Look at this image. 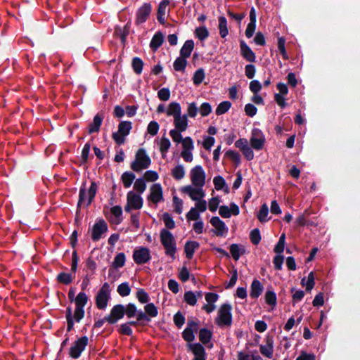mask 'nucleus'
<instances>
[{
  "instance_id": "dca6fc26",
  "label": "nucleus",
  "mask_w": 360,
  "mask_h": 360,
  "mask_svg": "<svg viewBox=\"0 0 360 360\" xmlns=\"http://www.w3.org/2000/svg\"><path fill=\"white\" fill-rule=\"evenodd\" d=\"M108 230V226L105 221L99 220L93 226L91 231V238L94 240H98L102 235Z\"/></svg>"
},
{
  "instance_id": "423d86ee",
  "label": "nucleus",
  "mask_w": 360,
  "mask_h": 360,
  "mask_svg": "<svg viewBox=\"0 0 360 360\" xmlns=\"http://www.w3.org/2000/svg\"><path fill=\"white\" fill-rule=\"evenodd\" d=\"M160 240L162 245L165 248V252L167 255L174 257L176 252L175 240L169 231L163 229L160 232Z\"/></svg>"
},
{
  "instance_id": "ea45409f",
  "label": "nucleus",
  "mask_w": 360,
  "mask_h": 360,
  "mask_svg": "<svg viewBox=\"0 0 360 360\" xmlns=\"http://www.w3.org/2000/svg\"><path fill=\"white\" fill-rule=\"evenodd\" d=\"M187 61L186 58L182 56L178 57L174 63V68L176 71L183 72L186 66Z\"/></svg>"
},
{
  "instance_id": "de8ad7c7",
  "label": "nucleus",
  "mask_w": 360,
  "mask_h": 360,
  "mask_svg": "<svg viewBox=\"0 0 360 360\" xmlns=\"http://www.w3.org/2000/svg\"><path fill=\"white\" fill-rule=\"evenodd\" d=\"M181 144L182 150H193L194 149L193 141L189 136L184 138V140L181 141Z\"/></svg>"
},
{
  "instance_id": "a19ab883",
  "label": "nucleus",
  "mask_w": 360,
  "mask_h": 360,
  "mask_svg": "<svg viewBox=\"0 0 360 360\" xmlns=\"http://www.w3.org/2000/svg\"><path fill=\"white\" fill-rule=\"evenodd\" d=\"M195 35L200 40L203 41L209 36V32L207 29L204 27H199L195 30Z\"/></svg>"
},
{
  "instance_id": "1a4fd4ad",
  "label": "nucleus",
  "mask_w": 360,
  "mask_h": 360,
  "mask_svg": "<svg viewBox=\"0 0 360 360\" xmlns=\"http://www.w3.org/2000/svg\"><path fill=\"white\" fill-rule=\"evenodd\" d=\"M150 251L146 247H137L134 249L133 259L136 264H143L150 261Z\"/></svg>"
},
{
  "instance_id": "680f3d73",
  "label": "nucleus",
  "mask_w": 360,
  "mask_h": 360,
  "mask_svg": "<svg viewBox=\"0 0 360 360\" xmlns=\"http://www.w3.org/2000/svg\"><path fill=\"white\" fill-rule=\"evenodd\" d=\"M198 108L195 103H191L187 108V117H195L198 112Z\"/></svg>"
},
{
  "instance_id": "2eb2a0df",
  "label": "nucleus",
  "mask_w": 360,
  "mask_h": 360,
  "mask_svg": "<svg viewBox=\"0 0 360 360\" xmlns=\"http://www.w3.org/2000/svg\"><path fill=\"white\" fill-rule=\"evenodd\" d=\"M148 200L155 204L163 200L162 188L160 184H154L150 186Z\"/></svg>"
},
{
  "instance_id": "a211bd4d",
  "label": "nucleus",
  "mask_w": 360,
  "mask_h": 360,
  "mask_svg": "<svg viewBox=\"0 0 360 360\" xmlns=\"http://www.w3.org/2000/svg\"><path fill=\"white\" fill-rule=\"evenodd\" d=\"M169 4V0H162L159 4L158 9V20L162 24L165 22V15L167 12H168Z\"/></svg>"
},
{
  "instance_id": "603ef678",
  "label": "nucleus",
  "mask_w": 360,
  "mask_h": 360,
  "mask_svg": "<svg viewBox=\"0 0 360 360\" xmlns=\"http://www.w3.org/2000/svg\"><path fill=\"white\" fill-rule=\"evenodd\" d=\"M144 179L147 181H155L158 179L159 175L157 172L154 170H148L144 173Z\"/></svg>"
},
{
  "instance_id": "a878e982",
  "label": "nucleus",
  "mask_w": 360,
  "mask_h": 360,
  "mask_svg": "<svg viewBox=\"0 0 360 360\" xmlns=\"http://www.w3.org/2000/svg\"><path fill=\"white\" fill-rule=\"evenodd\" d=\"M136 176L131 172H125L121 176V181L123 183L124 188H129L134 181Z\"/></svg>"
},
{
  "instance_id": "13d9d810",
  "label": "nucleus",
  "mask_w": 360,
  "mask_h": 360,
  "mask_svg": "<svg viewBox=\"0 0 360 360\" xmlns=\"http://www.w3.org/2000/svg\"><path fill=\"white\" fill-rule=\"evenodd\" d=\"M212 108L210 104L207 102L203 103L198 109L200 115L202 117L207 116L212 112Z\"/></svg>"
},
{
  "instance_id": "39448f33",
  "label": "nucleus",
  "mask_w": 360,
  "mask_h": 360,
  "mask_svg": "<svg viewBox=\"0 0 360 360\" xmlns=\"http://www.w3.org/2000/svg\"><path fill=\"white\" fill-rule=\"evenodd\" d=\"M215 321L220 327L231 326L232 323V314L230 304H224L220 307Z\"/></svg>"
},
{
  "instance_id": "49530a36",
  "label": "nucleus",
  "mask_w": 360,
  "mask_h": 360,
  "mask_svg": "<svg viewBox=\"0 0 360 360\" xmlns=\"http://www.w3.org/2000/svg\"><path fill=\"white\" fill-rule=\"evenodd\" d=\"M131 289L129 283L127 282L120 284L117 287V292L122 297L127 296L130 294Z\"/></svg>"
},
{
  "instance_id": "20e7f679",
  "label": "nucleus",
  "mask_w": 360,
  "mask_h": 360,
  "mask_svg": "<svg viewBox=\"0 0 360 360\" xmlns=\"http://www.w3.org/2000/svg\"><path fill=\"white\" fill-rule=\"evenodd\" d=\"M97 191V185L95 182H91V186L87 190L83 185L79 191V198L78 201V207H87L93 200Z\"/></svg>"
},
{
  "instance_id": "6e6d98bb",
  "label": "nucleus",
  "mask_w": 360,
  "mask_h": 360,
  "mask_svg": "<svg viewBox=\"0 0 360 360\" xmlns=\"http://www.w3.org/2000/svg\"><path fill=\"white\" fill-rule=\"evenodd\" d=\"M143 61L139 58H134L132 61V66L136 74H141L143 69Z\"/></svg>"
},
{
  "instance_id": "5fc2aeb1",
  "label": "nucleus",
  "mask_w": 360,
  "mask_h": 360,
  "mask_svg": "<svg viewBox=\"0 0 360 360\" xmlns=\"http://www.w3.org/2000/svg\"><path fill=\"white\" fill-rule=\"evenodd\" d=\"M162 219L165 223V226L167 229H174L175 226V223L173 220V219L171 217V216L168 213H164L162 214Z\"/></svg>"
},
{
  "instance_id": "b1692460",
  "label": "nucleus",
  "mask_w": 360,
  "mask_h": 360,
  "mask_svg": "<svg viewBox=\"0 0 360 360\" xmlns=\"http://www.w3.org/2000/svg\"><path fill=\"white\" fill-rule=\"evenodd\" d=\"M200 297H202L201 292H193L192 291H188L184 294L185 302L191 306H194L197 302L198 298Z\"/></svg>"
},
{
  "instance_id": "a18cd8bd",
  "label": "nucleus",
  "mask_w": 360,
  "mask_h": 360,
  "mask_svg": "<svg viewBox=\"0 0 360 360\" xmlns=\"http://www.w3.org/2000/svg\"><path fill=\"white\" fill-rule=\"evenodd\" d=\"M186 219L189 221H197L200 219V212L198 210H196L193 207H191V210L188 212L186 215Z\"/></svg>"
},
{
  "instance_id": "bb28decb",
  "label": "nucleus",
  "mask_w": 360,
  "mask_h": 360,
  "mask_svg": "<svg viewBox=\"0 0 360 360\" xmlns=\"http://www.w3.org/2000/svg\"><path fill=\"white\" fill-rule=\"evenodd\" d=\"M230 252L235 260H238L245 253V248L238 244H232L230 246Z\"/></svg>"
},
{
  "instance_id": "4468645a",
  "label": "nucleus",
  "mask_w": 360,
  "mask_h": 360,
  "mask_svg": "<svg viewBox=\"0 0 360 360\" xmlns=\"http://www.w3.org/2000/svg\"><path fill=\"white\" fill-rule=\"evenodd\" d=\"M124 314V307L122 304H117L113 307L110 314L105 317L104 320L109 323H115L121 319Z\"/></svg>"
},
{
  "instance_id": "4d7b16f0",
  "label": "nucleus",
  "mask_w": 360,
  "mask_h": 360,
  "mask_svg": "<svg viewBox=\"0 0 360 360\" xmlns=\"http://www.w3.org/2000/svg\"><path fill=\"white\" fill-rule=\"evenodd\" d=\"M219 203L220 200L219 197L212 198L207 203L209 210L212 212H215L217 210Z\"/></svg>"
},
{
  "instance_id": "052dcab7",
  "label": "nucleus",
  "mask_w": 360,
  "mask_h": 360,
  "mask_svg": "<svg viewBox=\"0 0 360 360\" xmlns=\"http://www.w3.org/2000/svg\"><path fill=\"white\" fill-rule=\"evenodd\" d=\"M145 311L146 313L151 317H155L158 315V309L152 303L148 304L145 306Z\"/></svg>"
},
{
  "instance_id": "c85d7f7f",
  "label": "nucleus",
  "mask_w": 360,
  "mask_h": 360,
  "mask_svg": "<svg viewBox=\"0 0 360 360\" xmlns=\"http://www.w3.org/2000/svg\"><path fill=\"white\" fill-rule=\"evenodd\" d=\"M185 174V168L182 165H178L172 169V175L176 180L182 179Z\"/></svg>"
},
{
  "instance_id": "c03bdc74",
  "label": "nucleus",
  "mask_w": 360,
  "mask_h": 360,
  "mask_svg": "<svg viewBox=\"0 0 360 360\" xmlns=\"http://www.w3.org/2000/svg\"><path fill=\"white\" fill-rule=\"evenodd\" d=\"M211 337L212 333L207 329L203 328L199 332V339L204 344L209 342Z\"/></svg>"
},
{
  "instance_id": "69168bd1",
  "label": "nucleus",
  "mask_w": 360,
  "mask_h": 360,
  "mask_svg": "<svg viewBox=\"0 0 360 360\" xmlns=\"http://www.w3.org/2000/svg\"><path fill=\"white\" fill-rule=\"evenodd\" d=\"M57 278H58V281L60 283H64V284H68L72 280L71 274H66V273H61V274H60L58 276Z\"/></svg>"
},
{
  "instance_id": "aec40b11",
  "label": "nucleus",
  "mask_w": 360,
  "mask_h": 360,
  "mask_svg": "<svg viewBox=\"0 0 360 360\" xmlns=\"http://www.w3.org/2000/svg\"><path fill=\"white\" fill-rule=\"evenodd\" d=\"M240 53L243 57L248 61H255V54L244 41L240 42Z\"/></svg>"
},
{
  "instance_id": "393cba45",
  "label": "nucleus",
  "mask_w": 360,
  "mask_h": 360,
  "mask_svg": "<svg viewBox=\"0 0 360 360\" xmlns=\"http://www.w3.org/2000/svg\"><path fill=\"white\" fill-rule=\"evenodd\" d=\"M199 243L196 241H188L184 246L186 257L189 259L192 258L195 250L199 248Z\"/></svg>"
},
{
  "instance_id": "e433bc0d",
  "label": "nucleus",
  "mask_w": 360,
  "mask_h": 360,
  "mask_svg": "<svg viewBox=\"0 0 360 360\" xmlns=\"http://www.w3.org/2000/svg\"><path fill=\"white\" fill-rule=\"evenodd\" d=\"M302 285L306 287V290L310 291L314 286V276L312 272L309 273L306 280L305 278L302 279Z\"/></svg>"
},
{
  "instance_id": "6e6552de",
  "label": "nucleus",
  "mask_w": 360,
  "mask_h": 360,
  "mask_svg": "<svg viewBox=\"0 0 360 360\" xmlns=\"http://www.w3.org/2000/svg\"><path fill=\"white\" fill-rule=\"evenodd\" d=\"M131 129V123L130 122L123 121L118 126V131L112 134V138L115 141L120 145L125 141V136H127Z\"/></svg>"
},
{
  "instance_id": "f704fd0d",
  "label": "nucleus",
  "mask_w": 360,
  "mask_h": 360,
  "mask_svg": "<svg viewBox=\"0 0 360 360\" xmlns=\"http://www.w3.org/2000/svg\"><path fill=\"white\" fill-rule=\"evenodd\" d=\"M269 207L266 204H263L261 207L259 212L257 214V218L261 222H266L269 220Z\"/></svg>"
},
{
  "instance_id": "e2e57ef3",
  "label": "nucleus",
  "mask_w": 360,
  "mask_h": 360,
  "mask_svg": "<svg viewBox=\"0 0 360 360\" xmlns=\"http://www.w3.org/2000/svg\"><path fill=\"white\" fill-rule=\"evenodd\" d=\"M158 98L164 101H168L170 97V91L167 88H162L158 92Z\"/></svg>"
},
{
  "instance_id": "412c9836",
  "label": "nucleus",
  "mask_w": 360,
  "mask_h": 360,
  "mask_svg": "<svg viewBox=\"0 0 360 360\" xmlns=\"http://www.w3.org/2000/svg\"><path fill=\"white\" fill-rule=\"evenodd\" d=\"M260 352L267 358H272L274 353V342L271 339H267L266 343L259 347Z\"/></svg>"
},
{
  "instance_id": "473e14b6",
  "label": "nucleus",
  "mask_w": 360,
  "mask_h": 360,
  "mask_svg": "<svg viewBox=\"0 0 360 360\" xmlns=\"http://www.w3.org/2000/svg\"><path fill=\"white\" fill-rule=\"evenodd\" d=\"M87 295L83 292H79L75 299L76 307L84 309V306L87 303Z\"/></svg>"
},
{
  "instance_id": "ddd939ff",
  "label": "nucleus",
  "mask_w": 360,
  "mask_h": 360,
  "mask_svg": "<svg viewBox=\"0 0 360 360\" xmlns=\"http://www.w3.org/2000/svg\"><path fill=\"white\" fill-rule=\"evenodd\" d=\"M210 224L214 228V233L217 236L224 237L226 236L229 228L225 223L218 217H213L210 219Z\"/></svg>"
},
{
  "instance_id": "6ab92c4d",
  "label": "nucleus",
  "mask_w": 360,
  "mask_h": 360,
  "mask_svg": "<svg viewBox=\"0 0 360 360\" xmlns=\"http://www.w3.org/2000/svg\"><path fill=\"white\" fill-rule=\"evenodd\" d=\"M174 129L185 131L188 128V118L186 115H181L174 119Z\"/></svg>"
},
{
  "instance_id": "37998d69",
  "label": "nucleus",
  "mask_w": 360,
  "mask_h": 360,
  "mask_svg": "<svg viewBox=\"0 0 360 360\" xmlns=\"http://www.w3.org/2000/svg\"><path fill=\"white\" fill-rule=\"evenodd\" d=\"M231 106V103L229 101H223L220 103L216 109V114L218 115L224 114L230 109Z\"/></svg>"
},
{
  "instance_id": "3c124183",
  "label": "nucleus",
  "mask_w": 360,
  "mask_h": 360,
  "mask_svg": "<svg viewBox=\"0 0 360 360\" xmlns=\"http://www.w3.org/2000/svg\"><path fill=\"white\" fill-rule=\"evenodd\" d=\"M285 236L284 233H283L279 238V240L277 243V245L274 248V251L277 254H281L284 250V247L285 244Z\"/></svg>"
},
{
  "instance_id": "09e8293b",
  "label": "nucleus",
  "mask_w": 360,
  "mask_h": 360,
  "mask_svg": "<svg viewBox=\"0 0 360 360\" xmlns=\"http://www.w3.org/2000/svg\"><path fill=\"white\" fill-rule=\"evenodd\" d=\"M125 263V255L121 252L117 254L113 261V266L115 268H120L124 266Z\"/></svg>"
},
{
  "instance_id": "9b49d317",
  "label": "nucleus",
  "mask_w": 360,
  "mask_h": 360,
  "mask_svg": "<svg viewBox=\"0 0 360 360\" xmlns=\"http://www.w3.org/2000/svg\"><path fill=\"white\" fill-rule=\"evenodd\" d=\"M88 344V338L86 336L79 338L74 342L70 349V355L74 359H77L84 350Z\"/></svg>"
},
{
  "instance_id": "bf43d9fd",
  "label": "nucleus",
  "mask_w": 360,
  "mask_h": 360,
  "mask_svg": "<svg viewBox=\"0 0 360 360\" xmlns=\"http://www.w3.org/2000/svg\"><path fill=\"white\" fill-rule=\"evenodd\" d=\"M159 128L160 127L157 122L151 121L148 125L147 131L150 135L155 136L158 134Z\"/></svg>"
},
{
  "instance_id": "2f4dec72",
  "label": "nucleus",
  "mask_w": 360,
  "mask_h": 360,
  "mask_svg": "<svg viewBox=\"0 0 360 360\" xmlns=\"http://www.w3.org/2000/svg\"><path fill=\"white\" fill-rule=\"evenodd\" d=\"M102 120L103 118L100 115H96L94 118L93 122L89 125V132L91 134L98 131Z\"/></svg>"
},
{
  "instance_id": "7ed1b4c3",
  "label": "nucleus",
  "mask_w": 360,
  "mask_h": 360,
  "mask_svg": "<svg viewBox=\"0 0 360 360\" xmlns=\"http://www.w3.org/2000/svg\"><path fill=\"white\" fill-rule=\"evenodd\" d=\"M189 178L191 182L188 185L194 190L203 189L205 184L206 174L204 169L200 165H196L191 169L189 172Z\"/></svg>"
},
{
  "instance_id": "0eeeda50",
  "label": "nucleus",
  "mask_w": 360,
  "mask_h": 360,
  "mask_svg": "<svg viewBox=\"0 0 360 360\" xmlns=\"http://www.w3.org/2000/svg\"><path fill=\"white\" fill-rule=\"evenodd\" d=\"M143 201L141 194L130 191L127 195V205L124 210L129 212L131 210H139L143 207Z\"/></svg>"
},
{
  "instance_id": "f8f14e48",
  "label": "nucleus",
  "mask_w": 360,
  "mask_h": 360,
  "mask_svg": "<svg viewBox=\"0 0 360 360\" xmlns=\"http://www.w3.org/2000/svg\"><path fill=\"white\" fill-rule=\"evenodd\" d=\"M265 138L262 131L258 129H254L252 131L250 144L255 150H261L264 144Z\"/></svg>"
},
{
  "instance_id": "f3484780",
  "label": "nucleus",
  "mask_w": 360,
  "mask_h": 360,
  "mask_svg": "<svg viewBox=\"0 0 360 360\" xmlns=\"http://www.w3.org/2000/svg\"><path fill=\"white\" fill-rule=\"evenodd\" d=\"M151 6L150 4L145 3L141 6L136 13V22L141 24L144 22L151 12Z\"/></svg>"
},
{
  "instance_id": "8fccbe9b",
  "label": "nucleus",
  "mask_w": 360,
  "mask_h": 360,
  "mask_svg": "<svg viewBox=\"0 0 360 360\" xmlns=\"http://www.w3.org/2000/svg\"><path fill=\"white\" fill-rule=\"evenodd\" d=\"M181 132L182 131H180L178 129H173L169 131V134L174 142L179 143L184 140V138L181 136Z\"/></svg>"
},
{
  "instance_id": "79ce46f5",
  "label": "nucleus",
  "mask_w": 360,
  "mask_h": 360,
  "mask_svg": "<svg viewBox=\"0 0 360 360\" xmlns=\"http://www.w3.org/2000/svg\"><path fill=\"white\" fill-rule=\"evenodd\" d=\"M134 188L139 194L143 193L146 189L145 180L142 178L137 179L134 184Z\"/></svg>"
},
{
  "instance_id": "7c9ffc66",
  "label": "nucleus",
  "mask_w": 360,
  "mask_h": 360,
  "mask_svg": "<svg viewBox=\"0 0 360 360\" xmlns=\"http://www.w3.org/2000/svg\"><path fill=\"white\" fill-rule=\"evenodd\" d=\"M163 35L161 33H156L150 41V48L153 50H157L162 45L163 42Z\"/></svg>"
},
{
  "instance_id": "f257e3e1",
  "label": "nucleus",
  "mask_w": 360,
  "mask_h": 360,
  "mask_svg": "<svg viewBox=\"0 0 360 360\" xmlns=\"http://www.w3.org/2000/svg\"><path fill=\"white\" fill-rule=\"evenodd\" d=\"M181 191L187 194L190 198L195 202L194 209L198 210L200 213L204 212L207 208V202L203 198L205 196L204 190H194L189 186H185L181 188Z\"/></svg>"
},
{
  "instance_id": "f03ea898",
  "label": "nucleus",
  "mask_w": 360,
  "mask_h": 360,
  "mask_svg": "<svg viewBox=\"0 0 360 360\" xmlns=\"http://www.w3.org/2000/svg\"><path fill=\"white\" fill-rule=\"evenodd\" d=\"M151 165V159L144 148H139L134 157V160L131 162L130 167L136 172H142L143 169H148Z\"/></svg>"
},
{
  "instance_id": "72a5a7b5",
  "label": "nucleus",
  "mask_w": 360,
  "mask_h": 360,
  "mask_svg": "<svg viewBox=\"0 0 360 360\" xmlns=\"http://www.w3.org/2000/svg\"><path fill=\"white\" fill-rule=\"evenodd\" d=\"M160 150L162 153V158H165L166 155V153H167L168 150L169 149L171 146V142L169 140V139L166 137H162L160 139Z\"/></svg>"
},
{
  "instance_id": "c756f323",
  "label": "nucleus",
  "mask_w": 360,
  "mask_h": 360,
  "mask_svg": "<svg viewBox=\"0 0 360 360\" xmlns=\"http://www.w3.org/2000/svg\"><path fill=\"white\" fill-rule=\"evenodd\" d=\"M265 301L269 304L272 309H274L276 305V295L271 290L268 289L265 292Z\"/></svg>"
},
{
  "instance_id": "338daca9",
  "label": "nucleus",
  "mask_w": 360,
  "mask_h": 360,
  "mask_svg": "<svg viewBox=\"0 0 360 360\" xmlns=\"http://www.w3.org/2000/svg\"><path fill=\"white\" fill-rule=\"evenodd\" d=\"M124 313H126L127 317L131 318L136 316L137 313L136 307L133 304H129L126 308H124Z\"/></svg>"
},
{
  "instance_id": "4be33fe9",
  "label": "nucleus",
  "mask_w": 360,
  "mask_h": 360,
  "mask_svg": "<svg viewBox=\"0 0 360 360\" xmlns=\"http://www.w3.org/2000/svg\"><path fill=\"white\" fill-rule=\"evenodd\" d=\"M166 113L168 116H172L173 118H176L181 115V108L180 104L176 102H172L168 105Z\"/></svg>"
},
{
  "instance_id": "58836bf2",
  "label": "nucleus",
  "mask_w": 360,
  "mask_h": 360,
  "mask_svg": "<svg viewBox=\"0 0 360 360\" xmlns=\"http://www.w3.org/2000/svg\"><path fill=\"white\" fill-rule=\"evenodd\" d=\"M213 184L216 190H221L226 187L225 191L229 192L228 187L226 186L225 180L221 176H215L213 179Z\"/></svg>"
},
{
  "instance_id": "cd10ccee",
  "label": "nucleus",
  "mask_w": 360,
  "mask_h": 360,
  "mask_svg": "<svg viewBox=\"0 0 360 360\" xmlns=\"http://www.w3.org/2000/svg\"><path fill=\"white\" fill-rule=\"evenodd\" d=\"M194 48V42L193 40H187L181 49V56L188 58L191 56Z\"/></svg>"
},
{
  "instance_id": "5701e85b",
  "label": "nucleus",
  "mask_w": 360,
  "mask_h": 360,
  "mask_svg": "<svg viewBox=\"0 0 360 360\" xmlns=\"http://www.w3.org/2000/svg\"><path fill=\"white\" fill-rule=\"evenodd\" d=\"M264 287L260 281L254 280L251 284L250 296L252 298H257L262 292Z\"/></svg>"
},
{
  "instance_id": "864d4df0",
  "label": "nucleus",
  "mask_w": 360,
  "mask_h": 360,
  "mask_svg": "<svg viewBox=\"0 0 360 360\" xmlns=\"http://www.w3.org/2000/svg\"><path fill=\"white\" fill-rule=\"evenodd\" d=\"M205 78V72L202 69H199L195 72L193 75V83L196 85L200 84Z\"/></svg>"
},
{
  "instance_id": "0e129e2a",
  "label": "nucleus",
  "mask_w": 360,
  "mask_h": 360,
  "mask_svg": "<svg viewBox=\"0 0 360 360\" xmlns=\"http://www.w3.org/2000/svg\"><path fill=\"white\" fill-rule=\"evenodd\" d=\"M173 203L174 206V210L178 214H181L183 211V201L181 199L176 196L173 198Z\"/></svg>"
},
{
  "instance_id": "4c0bfd02",
  "label": "nucleus",
  "mask_w": 360,
  "mask_h": 360,
  "mask_svg": "<svg viewBox=\"0 0 360 360\" xmlns=\"http://www.w3.org/2000/svg\"><path fill=\"white\" fill-rule=\"evenodd\" d=\"M188 347L195 356L205 355V349L201 345L189 343Z\"/></svg>"
},
{
  "instance_id": "c9c22d12",
  "label": "nucleus",
  "mask_w": 360,
  "mask_h": 360,
  "mask_svg": "<svg viewBox=\"0 0 360 360\" xmlns=\"http://www.w3.org/2000/svg\"><path fill=\"white\" fill-rule=\"evenodd\" d=\"M219 29L220 36L223 38L227 36L229 32L227 28V21L224 17H220L219 19Z\"/></svg>"
},
{
  "instance_id": "774afa93",
  "label": "nucleus",
  "mask_w": 360,
  "mask_h": 360,
  "mask_svg": "<svg viewBox=\"0 0 360 360\" xmlns=\"http://www.w3.org/2000/svg\"><path fill=\"white\" fill-rule=\"evenodd\" d=\"M194 333L195 331L192 330V329L186 328L182 333L184 339L189 342L193 341L195 338Z\"/></svg>"
},
{
  "instance_id": "9d476101",
  "label": "nucleus",
  "mask_w": 360,
  "mask_h": 360,
  "mask_svg": "<svg viewBox=\"0 0 360 360\" xmlns=\"http://www.w3.org/2000/svg\"><path fill=\"white\" fill-rule=\"evenodd\" d=\"M110 288L108 283H105L96 296V305L99 309H105L110 298Z\"/></svg>"
}]
</instances>
